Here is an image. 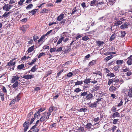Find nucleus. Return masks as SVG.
<instances>
[{"instance_id":"15","label":"nucleus","mask_w":132,"mask_h":132,"mask_svg":"<svg viewBox=\"0 0 132 132\" xmlns=\"http://www.w3.org/2000/svg\"><path fill=\"white\" fill-rule=\"evenodd\" d=\"M122 22L121 21H120V20H117L115 21L114 23V26H117L121 24Z\"/></svg>"},{"instance_id":"41","label":"nucleus","mask_w":132,"mask_h":132,"mask_svg":"<svg viewBox=\"0 0 132 132\" xmlns=\"http://www.w3.org/2000/svg\"><path fill=\"white\" fill-rule=\"evenodd\" d=\"M83 84L82 81H80L78 80L77 82H75V85H80L82 84Z\"/></svg>"},{"instance_id":"2","label":"nucleus","mask_w":132,"mask_h":132,"mask_svg":"<svg viewBox=\"0 0 132 132\" xmlns=\"http://www.w3.org/2000/svg\"><path fill=\"white\" fill-rule=\"evenodd\" d=\"M101 98H98L96 101L94 102L93 103H91V102H89L88 104L89 106L92 108L96 107L97 106V104H99L98 102L101 101Z\"/></svg>"},{"instance_id":"53","label":"nucleus","mask_w":132,"mask_h":132,"mask_svg":"<svg viewBox=\"0 0 132 132\" xmlns=\"http://www.w3.org/2000/svg\"><path fill=\"white\" fill-rule=\"evenodd\" d=\"M63 70H61L59 71V72H58L57 74V76L56 77V78L57 77H59V76L61 75L62 73L63 72Z\"/></svg>"},{"instance_id":"5","label":"nucleus","mask_w":132,"mask_h":132,"mask_svg":"<svg viewBox=\"0 0 132 132\" xmlns=\"http://www.w3.org/2000/svg\"><path fill=\"white\" fill-rule=\"evenodd\" d=\"M63 51L65 53H68L71 51V47L70 46H65L63 47Z\"/></svg>"},{"instance_id":"12","label":"nucleus","mask_w":132,"mask_h":132,"mask_svg":"<svg viewBox=\"0 0 132 132\" xmlns=\"http://www.w3.org/2000/svg\"><path fill=\"white\" fill-rule=\"evenodd\" d=\"M19 78L20 77H19L18 76H13L11 80V82L13 83H14L15 81L19 80Z\"/></svg>"},{"instance_id":"11","label":"nucleus","mask_w":132,"mask_h":132,"mask_svg":"<svg viewBox=\"0 0 132 132\" xmlns=\"http://www.w3.org/2000/svg\"><path fill=\"white\" fill-rule=\"evenodd\" d=\"M94 97V96L91 93L87 94L86 96V98L87 100H92Z\"/></svg>"},{"instance_id":"56","label":"nucleus","mask_w":132,"mask_h":132,"mask_svg":"<svg viewBox=\"0 0 132 132\" xmlns=\"http://www.w3.org/2000/svg\"><path fill=\"white\" fill-rule=\"evenodd\" d=\"M104 72L106 73H110V70L107 68H105L103 69Z\"/></svg>"},{"instance_id":"62","label":"nucleus","mask_w":132,"mask_h":132,"mask_svg":"<svg viewBox=\"0 0 132 132\" xmlns=\"http://www.w3.org/2000/svg\"><path fill=\"white\" fill-rule=\"evenodd\" d=\"M24 2V0H20V1L18 2V4L20 6L22 5L23 3Z\"/></svg>"},{"instance_id":"25","label":"nucleus","mask_w":132,"mask_h":132,"mask_svg":"<svg viewBox=\"0 0 132 132\" xmlns=\"http://www.w3.org/2000/svg\"><path fill=\"white\" fill-rule=\"evenodd\" d=\"M113 57V56L112 55L109 56L105 57L104 59V60L106 62H107L108 60L112 58Z\"/></svg>"},{"instance_id":"30","label":"nucleus","mask_w":132,"mask_h":132,"mask_svg":"<svg viewBox=\"0 0 132 132\" xmlns=\"http://www.w3.org/2000/svg\"><path fill=\"white\" fill-rule=\"evenodd\" d=\"M112 116L114 117H119L120 116V115L119 113L118 112H117L113 113Z\"/></svg>"},{"instance_id":"23","label":"nucleus","mask_w":132,"mask_h":132,"mask_svg":"<svg viewBox=\"0 0 132 132\" xmlns=\"http://www.w3.org/2000/svg\"><path fill=\"white\" fill-rule=\"evenodd\" d=\"M37 60L36 58L35 57L32 60V61L30 62H29L28 64L29 65H32Z\"/></svg>"},{"instance_id":"57","label":"nucleus","mask_w":132,"mask_h":132,"mask_svg":"<svg viewBox=\"0 0 132 132\" xmlns=\"http://www.w3.org/2000/svg\"><path fill=\"white\" fill-rule=\"evenodd\" d=\"M119 66L118 65H117L114 67V70L116 71H117L119 69Z\"/></svg>"},{"instance_id":"10","label":"nucleus","mask_w":132,"mask_h":132,"mask_svg":"<svg viewBox=\"0 0 132 132\" xmlns=\"http://www.w3.org/2000/svg\"><path fill=\"white\" fill-rule=\"evenodd\" d=\"M29 124L27 123V122H25L23 124V126L24 128L23 130L24 132H26L28 129L29 127Z\"/></svg>"},{"instance_id":"52","label":"nucleus","mask_w":132,"mask_h":132,"mask_svg":"<svg viewBox=\"0 0 132 132\" xmlns=\"http://www.w3.org/2000/svg\"><path fill=\"white\" fill-rule=\"evenodd\" d=\"M79 70V69H78L76 70L75 69L72 71V73L73 74L75 75L78 73L77 72H78Z\"/></svg>"},{"instance_id":"3","label":"nucleus","mask_w":132,"mask_h":132,"mask_svg":"<svg viewBox=\"0 0 132 132\" xmlns=\"http://www.w3.org/2000/svg\"><path fill=\"white\" fill-rule=\"evenodd\" d=\"M81 12V11L80 7H79L76 6L73 9L72 12L71 14L72 15H73L75 13L77 14H78L79 13H80Z\"/></svg>"},{"instance_id":"42","label":"nucleus","mask_w":132,"mask_h":132,"mask_svg":"<svg viewBox=\"0 0 132 132\" xmlns=\"http://www.w3.org/2000/svg\"><path fill=\"white\" fill-rule=\"evenodd\" d=\"M113 82L116 83L118 82L119 81V79L117 77L112 79Z\"/></svg>"},{"instance_id":"34","label":"nucleus","mask_w":132,"mask_h":132,"mask_svg":"<svg viewBox=\"0 0 132 132\" xmlns=\"http://www.w3.org/2000/svg\"><path fill=\"white\" fill-rule=\"evenodd\" d=\"M96 43L97 45L98 44V46L100 47L101 46L102 44L104 43V42L100 40H97L96 41Z\"/></svg>"},{"instance_id":"59","label":"nucleus","mask_w":132,"mask_h":132,"mask_svg":"<svg viewBox=\"0 0 132 132\" xmlns=\"http://www.w3.org/2000/svg\"><path fill=\"white\" fill-rule=\"evenodd\" d=\"M56 50V48H51L50 50V52L51 53L54 52Z\"/></svg>"},{"instance_id":"35","label":"nucleus","mask_w":132,"mask_h":132,"mask_svg":"<svg viewBox=\"0 0 132 132\" xmlns=\"http://www.w3.org/2000/svg\"><path fill=\"white\" fill-rule=\"evenodd\" d=\"M87 109L86 108H85L84 107V108H81L80 109H79V110H78V112H85L86 111H87Z\"/></svg>"},{"instance_id":"50","label":"nucleus","mask_w":132,"mask_h":132,"mask_svg":"<svg viewBox=\"0 0 132 132\" xmlns=\"http://www.w3.org/2000/svg\"><path fill=\"white\" fill-rule=\"evenodd\" d=\"M32 6L33 5L32 4H30L26 7V9H30Z\"/></svg>"},{"instance_id":"26","label":"nucleus","mask_w":132,"mask_h":132,"mask_svg":"<svg viewBox=\"0 0 132 132\" xmlns=\"http://www.w3.org/2000/svg\"><path fill=\"white\" fill-rule=\"evenodd\" d=\"M11 12H5L3 15H2V18H5L7 17L8 16H9V14Z\"/></svg>"},{"instance_id":"64","label":"nucleus","mask_w":132,"mask_h":132,"mask_svg":"<svg viewBox=\"0 0 132 132\" xmlns=\"http://www.w3.org/2000/svg\"><path fill=\"white\" fill-rule=\"evenodd\" d=\"M87 94V92H83L81 93V96H85L86 95V96Z\"/></svg>"},{"instance_id":"37","label":"nucleus","mask_w":132,"mask_h":132,"mask_svg":"<svg viewBox=\"0 0 132 132\" xmlns=\"http://www.w3.org/2000/svg\"><path fill=\"white\" fill-rule=\"evenodd\" d=\"M116 2L115 0H109L108 2L110 5H113Z\"/></svg>"},{"instance_id":"22","label":"nucleus","mask_w":132,"mask_h":132,"mask_svg":"<svg viewBox=\"0 0 132 132\" xmlns=\"http://www.w3.org/2000/svg\"><path fill=\"white\" fill-rule=\"evenodd\" d=\"M128 25L126 23H124L120 26V28L122 29H123L128 28Z\"/></svg>"},{"instance_id":"51","label":"nucleus","mask_w":132,"mask_h":132,"mask_svg":"<svg viewBox=\"0 0 132 132\" xmlns=\"http://www.w3.org/2000/svg\"><path fill=\"white\" fill-rule=\"evenodd\" d=\"M45 54V53L42 52L40 53L39 54L37 55H38V58H40L43 56Z\"/></svg>"},{"instance_id":"33","label":"nucleus","mask_w":132,"mask_h":132,"mask_svg":"<svg viewBox=\"0 0 132 132\" xmlns=\"http://www.w3.org/2000/svg\"><path fill=\"white\" fill-rule=\"evenodd\" d=\"M128 96L130 97H132V88L129 89V91L128 93Z\"/></svg>"},{"instance_id":"60","label":"nucleus","mask_w":132,"mask_h":132,"mask_svg":"<svg viewBox=\"0 0 132 132\" xmlns=\"http://www.w3.org/2000/svg\"><path fill=\"white\" fill-rule=\"evenodd\" d=\"M105 18L104 16H103L99 18L98 20H100V21L102 22L103 20H105Z\"/></svg>"},{"instance_id":"29","label":"nucleus","mask_w":132,"mask_h":132,"mask_svg":"<svg viewBox=\"0 0 132 132\" xmlns=\"http://www.w3.org/2000/svg\"><path fill=\"white\" fill-rule=\"evenodd\" d=\"M0 96L1 97L2 100L4 101V95L1 90H0Z\"/></svg>"},{"instance_id":"28","label":"nucleus","mask_w":132,"mask_h":132,"mask_svg":"<svg viewBox=\"0 0 132 132\" xmlns=\"http://www.w3.org/2000/svg\"><path fill=\"white\" fill-rule=\"evenodd\" d=\"M52 71L51 70H50L47 71L45 75V78L47 77L49 75L52 74Z\"/></svg>"},{"instance_id":"8","label":"nucleus","mask_w":132,"mask_h":132,"mask_svg":"<svg viewBox=\"0 0 132 132\" xmlns=\"http://www.w3.org/2000/svg\"><path fill=\"white\" fill-rule=\"evenodd\" d=\"M16 59V58H15L11 60L9 62L7 63V64L6 65V66H9L10 65L14 66L16 62H13V61Z\"/></svg>"},{"instance_id":"61","label":"nucleus","mask_w":132,"mask_h":132,"mask_svg":"<svg viewBox=\"0 0 132 132\" xmlns=\"http://www.w3.org/2000/svg\"><path fill=\"white\" fill-rule=\"evenodd\" d=\"M81 91V89H80L79 88H77L76 89L74 90V92L77 93H78Z\"/></svg>"},{"instance_id":"40","label":"nucleus","mask_w":132,"mask_h":132,"mask_svg":"<svg viewBox=\"0 0 132 132\" xmlns=\"http://www.w3.org/2000/svg\"><path fill=\"white\" fill-rule=\"evenodd\" d=\"M19 83L18 81H16L12 85V87L15 88L17 87Z\"/></svg>"},{"instance_id":"6","label":"nucleus","mask_w":132,"mask_h":132,"mask_svg":"<svg viewBox=\"0 0 132 132\" xmlns=\"http://www.w3.org/2000/svg\"><path fill=\"white\" fill-rule=\"evenodd\" d=\"M29 27V26L28 25H23L20 28V29L22 30L23 32L24 33Z\"/></svg>"},{"instance_id":"16","label":"nucleus","mask_w":132,"mask_h":132,"mask_svg":"<svg viewBox=\"0 0 132 132\" xmlns=\"http://www.w3.org/2000/svg\"><path fill=\"white\" fill-rule=\"evenodd\" d=\"M77 132H85L86 131L83 127H78Z\"/></svg>"},{"instance_id":"14","label":"nucleus","mask_w":132,"mask_h":132,"mask_svg":"<svg viewBox=\"0 0 132 132\" xmlns=\"http://www.w3.org/2000/svg\"><path fill=\"white\" fill-rule=\"evenodd\" d=\"M34 77V76L31 75H27L23 76L22 78H24L27 80H28L29 79H31L33 78Z\"/></svg>"},{"instance_id":"18","label":"nucleus","mask_w":132,"mask_h":132,"mask_svg":"<svg viewBox=\"0 0 132 132\" xmlns=\"http://www.w3.org/2000/svg\"><path fill=\"white\" fill-rule=\"evenodd\" d=\"M96 60H93L89 63L88 65L89 66H90L94 65L96 64Z\"/></svg>"},{"instance_id":"27","label":"nucleus","mask_w":132,"mask_h":132,"mask_svg":"<svg viewBox=\"0 0 132 132\" xmlns=\"http://www.w3.org/2000/svg\"><path fill=\"white\" fill-rule=\"evenodd\" d=\"M37 10V9H34L31 11H29L28 12L29 14L31 13L32 15H35Z\"/></svg>"},{"instance_id":"9","label":"nucleus","mask_w":132,"mask_h":132,"mask_svg":"<svg viewBox=\"0 0 132 132\" xmlns=\"http://www.w3.org/2000/svg\"><path fill=\"white\" fill-rule=\"evenodd\" d=\"M12 7V5L9 4H5L3 7V10H5L6 11H9L11 7Z\"/></svg>"},{"instance_id":"1","label":"nucleus","mask_w":132,"mask_h":132,"mask_svg":"<svg viewBox=\"0 0 132 132\" xmlns=\"http://www.w3.org/2000/svg\"><path fill=\"white\" fill-rule=\"evenodd\" d=\"M50 114L48 113L47 112H45L43 114V116L40 119V121L41 122L46 121L49 118Z\"/></svg>"},{"instance_id":"36","label":"nucleus","mask_w":132,"mask_h":132,"mask_svg":"<svg viewBox=\"0 0 132 132\" xmlns=\"http://www.w3.org/2000/svg\"><path fill=\"white\" fill-rule=\"evenodd\" d=\"M123 60H118L116 61V63L118 65H120L123 63Z\"/></svg>"},{"instance_id":"19","label":"nucleus","mask_w":132,"mask_h":132,"mask_svg":"<svg viewBox=\"0 0 132 132\" xmlns=\"http://www.w3.org/2000/svg\"><path fill=\"white\" fill-rule=\"evenodd\" d=\"M49 10L47 9H46L45 8H44L43 9L40 11V13H48V11Z\"/></svg>"},{"instance_id":"45","label":"nucleus","mask_w":132,"mask_h":132,"mask_svg":"<svg viewBox=\"0 0 132 132\" xmlns=\"http://www.w3.org/2000/svg\"><path fill=\"white\" fill-rule=\"evenodd\" d=\"M115 75L113 73H109L107 74L106 76H110L111 77H114L115 76Z\"/></svg>"},{"instance_id":"46","label":"nucleus","mask_w":132,"mask_h":132,"mask_svg":"<svg viewBox=\"0 0 132 132\" xmlns=\"http://www.w3.org/2000/svg\"><path fill=\"white\" fill-rule=\"evenodd\" d=\"M1 89L2 90L3 92L6 93H7V90L5 87L4 86H2Z\"/></svg>"},{"instance_id":"39","label":"nucleus","mask_w":132,"mask_h":132,"mask_svg":"<svg viewBox=\"0 0 132 132\" xmlns=\"http://www.w3.org/2000/svg\"><path fill=\"white\" fill-rule=\"evenodd\" d=\"M34 46H32L31 47L29 48L27 50L28 53H30L32 52L34 50Z\"/></svg>"},{"instance_id":"55","label":"nucleus","mask_w":132,"mask_h":132,"mask_svg":"<svg viewBox=\"0 0 132 132\" xmlns=\"http://www.w3.org/2000/svg\"><path fill=\"white\" fill-rule=\"evenodd\" d=\"M44 42L43 40L41 39L40 38L38 40V43L39 44L41 45L42 44L43 42Z\"/></svg>"},{"instance_id":"13","label":"nucleus","mask_w":132,"mask_h":132,"mask_svg":"<svg viewBox=\"0 0 132 132\" xmlns=\"http://www.w3.org/2000/svg\"><path fill=\"white\" fill-rule=\"evenodd\" d=\"M128 61H127V63L128 65H130L132 64V55L129 57H128Z\"/></svg>"},{"instance_id":"54","label":"nucleus","mask_w":132,"mask_h":132,"mask_svg":"<svg viewBox=\"0 0 132 132\" xmlns=\"http://www.w3.org/2000/svg\"><path fill=\"white\" fill-rule=\"evenodd\" d=\"M114 34H112L111 36L110 39V41H111L113 40L115 38V37L114 36Z\"/></svg>"},{"instance_id":"32","label":"nucleus","mask_w":132,"mask_h":132,"mask_svg":"<svg viewBox=\"0 0 132 132\" xmlns=\"http://www.w3.org/2000/svg\"><path fill=\"white\" fill-rule=\"evenodd\" d=\"M99 88V86L96 85L95 87L93 88L92 90L93 92L96 91L98 90Z\"/></svg>"},{"instance_id":"31","label":"nucleus","mask_w":132,"mask_h":132,"mask_svg":"<svg viewBox=\"0 0 132 132\" xmlns=\"http://www.w3.org/2000/svg\"><path fill=\"white\" fill-rule=\"evenodd\" d=\"M24 67L23 64H21L20 65H18L17 67V69L18 70H20L24 68Z\"/></svg>"},{"instance_id":"38","label":"nucleus","mask_w":132,"mask_h":132,"mask_svg":"<svg viewBox=\"0 0 132 132\" xmlns=\"http://www.w3.org/2000/svg\"><path fill=\"white\" fill-rule=\"evenodd\" d=\"M91 80V79H90L89 78H88V79L86 78V79H85L84 82L85 84H87L89 83L90 82H91V81H90Z\"/></svg>"},{"instance_id":"48","label":"nucleus","mask_w":132,"mask_h":132,"mask_svg":"<svg viewBox=\"0 0 132 132\" xmlns=\"http://www.w3.org/2000/svg\"><path fill=\"white\" fill-rule=\"evenodd\" d=\"M121 35L120 36V37L122 38H123L125 36V35L126 34V33L125 32V31H121Z\"/></svg>"},{"instance_id":"17","label":"nucleus","mask_w":132,"mask_h":132,"mask_svg":"<svg viewBox=\"0 0 132 132\" xmlns=\"http://www.w3.org/2000/svg\"><path fill=\"white\" fill-rule=\"evenodd\" d=\"M64 14H61L57 18V20L58 21H61L64 17Z\"/></svg>"},{"instance_id":"43","label":"nucleus","mask_w":132,"mask_h":132,"mask_svg":"<svg viewBox=\"0 0 132 132\" xmlns=\"http://www.w3.org/2000/svg\"><path fill=\"white\" fill-rule=\"evenodd\" d=\"M97 1L96 0H93L90 2V5L91 6H93L96 3Z\"/></svg>"},{"instance_id":"44","label":"nucleus","mask_w":132,"mask_h":132,"mask_svg":"<svg viewBox=\"0 0 132 132\" xmlns=\"http://www.w3.org/2000/svg\"><path fill=\"white\" fill-rule=\"evenodd\" d=\"M40 114V113L39 112V111H38L36 112L34 114V117L35 118H37L38 116H39Z\"/></svg>"},{"instance_id":"47","label":"nucleus","mask_w":132,"mask_h":132,"mask_svg":"<svg viewBox=\"0 0 132 132\" xmlns=\"http://www.w3.org/2000/svg\"><path fill=\"white\" fill-rule=\"evenodd\" d=\"M89 38L87 36L83 37L82 38V39L84 41H86L89 39Z\"/></svg>"},{"instance_id":"4","label":"nucleus","mask_w":132,"mask_h":132,"mask_svg":"<svg viewBox=\"0 0 132 132\" xmlns=\"http://www.w3.org/2000/svg\"><path fill=\"white\" fill-rule=\"evenodd\" d=\"M57 110V108L56 107H54L53 106H51L49 108L48 111H47L48 113L50 114V116L51 114V113L53 111H55Z\"/></svg>"},{"instance_id":"7","label":"nucleus","mask_w":132,"mask_h":132,"mask_svg":"<svg viewBox=\"0 0 132 132\" xmlns=\"http://www.w3.org/2000/svg\"><path fill=\"white\" fill-rule=\"evenodd\" d=\"M92 124L90 123H87L85 127V129L86 131H90V130H91Z\"/></svg>"},{"instance_id":"24","label":"nucleus","mask_w":132,"mask_h":132,"mask_svg":"<svg viewBox=\"0 0 132 132\" xmlns=\"http://www.w3.org/2000/svg\"><path fill=\"white\" fill-rule=\"evenodd\" d=\"M64 38V37L63 36H61L60 38L59 39V40H58L57 44V45L60 44L63 40V39Z\"/></svg>"},{"instance_id":"20","label":"nucleus","mask_w":132,"mask_h":132,"mask_svg":"<svg viewBox=\"0 0 132 132\" xmlns=\"http://www.w3.org/2000/svg\"><path fill=\"white\" fill-rule=\"evenodd\" d=\"M38 68V66L37 65H36L32 67L31 71L32 72H34L37 70Z\"/></svg>"},{"instance_id":"58","label":"nucleus","mask_w":132,"mask_h":132,"mask_svg":"<svg viewBox=\"0 0 132 132\" xmlns=\"http://www.w3.org/2000/svg\"><path fill=\"white\" fill-rule=\"evenodd\" d=\"M113 81L112 79H109L108 82V85H110L111 84L113 83Z\"/></svg>"},{"instance_id":"21","label":"nucleus","mask_w":132,"mask_h":132,"mask_svg":"<svg viewBox=\"0 0 132 132\" xmlns=\"http://www.w3.org/2000/svg\"><path fill=\"white\" fill-rule=\"evenodd\" d=\"M116 87H114L113 85H112L110 87L109 90L110 92H113L116 90Z\"/></svg>"},{"instance_id":"49","label":"nucleus","mask_w":132,"mask_h":132,"mask_svg":"<svg viewBox=\"0 0 132 132\" xmlns=\"http://www.w3.org/2000/svg\"><path fill=\"white\" fill-rule=\"evenodd\" d=\"M21 94V93H19L16 97V100L17 101H18L20 100L21 97L20 96V95Z\"/></svg>"},{"instance_id":"63","label":"nucleus","mask_w":132,"mask_h":132,"mask_svg":"<svg viewBox=\"0 0 132 132\" xmlns=\"http://www.w3.org/2000/svg\"><path fill=\"white\" fill-rule=\"evenodd\" d=\"M104 4V3L103 2H99V3H97V5L99 7H102V5L103 4Z\"/></svg>"}]
</instances>
